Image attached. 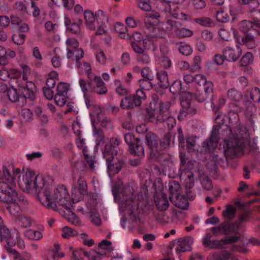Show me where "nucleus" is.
I'll return each mask as SVG.
<instances>
[{"instance_id":"1","label":"nucleus","mask_w":260,"mask_h":260,"mask_svg":"<svg viewBox=\"0 0 260 260\" xmlns=\"http://www.w3.org/2000/svg\"><path fill=\"white\" fill-rule=\"evenodd\" d=\"M21 170L15 168L8 162L4 163L0 169V201L7 203L6 208L13 216L21 213V206L27 204V201L21 193L17 190L15 182Z\"/></svg>"},{"instance_id":"2","label":"nucleus","mask_w":260,"mask_h":260,"mask_svg":"<svg viewBox=\"0 0 260 260\" xmlns=\"http://www.w3.org/2000/svg\"><path fill=\"white\" fill-rule=\"evenodd\" d=\"M39 201L45 207L54 211L58 210V206L67 210H70L72 206L69 194L63 185L46 188L42 193L39 194Z\"/></svg>"},{"instance_id":"3","label":"nucleus","mask_w":260,"mask_h":260,"mask_svg":"<svg viewBox=\"0 0 260 260\" xmlns=\"http://www.w3.org/2000/svg\"><path fill=\"white\" fill-rule=\"evenodd\" d=\"M17 177L19 178L18 182L20 187L26 192L35 191L37 193L38 199L39 194L43 192L41 191L43 187H45V190L46 188L51 187L48 184V178L41 175L35 176L34 172L28 169L23 172L21 178L20 173Z\"/></svg>"},{"instance_id":"4","label":"nucleus","mask_w":260,"mask_h":260,"mask_svg":"<svg viewBox=\"0 0 260 260\" xmlns=\"http://www.w3.org/2000/svg\"><path fill=\"white\" fill-rule=\"evenodd\" d=\"M132 190L129 186H127L124 187L123 190L120 192V196L122 197L120 202V207L129 214L136 213L140 208L144 213L148 214L153 208L152 206H147L143 201L135 200Z\"/></svg>"},{"instance_id":"5","label":"nucleus","mask_w":260,"mask_h":260,"mask_svg":"<svg viewBox=\"0 0 260 260\" xmlns=\"http://www.w3.org/2000/svg\"><path fill=\"white\" fill-rule=\"evenodd\" d=\"M226 147H224V151L231 156L238 155L243 151L245 140L243 138L237 137L230 138L225 141Z\"/></svg>"},{"instance_id":"6","label":"nucleus","mask_w":260,"mask_h":260,"mask_svg":"<svg viewBox=\"0 0 260 260\" xmlns=\"http://www.w3.org/2000/svg\"><path fill=\"white\" fill-rule=\"evenodd\" d=\"M146 99V96L144 91L142 89H138L135 94L122 99L120 106L123 109H133L140 106Z\"/></svg>"},{"instance_id":"7","label":"nucleus","mask_w":260,"mask_h":260,"mask_svg":"<svg viewBox=\"0 0 260 260\" xmlns=\"http://www.w3.org/2000/svg\"><path fill=\"white\" fill-rule=\"evenodd\" d=\"M104 157L106 159L107 169L110 174L114 175L119 172L123 164L121 154L109 155Z\"/></svg>"},{"instance_id":"8","label":"nucleus","mask_w":260,"mask_h":260,"mask_svg":"<svg viewBox=\"0 0 260 260\" xmlns=\"http://www.w3.org/2000/svg\"><path fill=\"white\" fill-rule=\"evenodd\" d=\"M214 85L212 82H209L204 87V91L197 89L194 93V98L199 103H203L208 99H211L213 97Z\"/></svg>"},{"instance_id":"9","label":"nucleus","mask_w":260,"mask_h":260,"mask_svg":"<svg viewBox=\"0 0 260 260\" xmlns=\"http://www.w3.org/2000/svg\"><path fill=\"white\" fill-rule=\"evenodd\" d=\"M181 109L178 115L179 120H182L188 115H193L196 113V108L191 106L190 100L182 99L180 102Z\"/></svg>"},{"instance_id":"10","label":"nucleus","mask_w":260,"mask_h":260,"mask_svg":"<svg viewBox=\"0 0 260 260\" xmlns=\"http://www.w3.org/2000/svg\"><path fill=\"white\" fill-rule=\"evenodd\" d=\"M226 60L235 62L239 59L242 53L241 48L238 45L235 47H226L222 51Z\"/></svg>"},{"instance_id":"11","label":"nucleus","mask_w":260,"mask_h":260,"mask_svg":"<svg viewBox=\"0 0 260 260\" xmlns=\"http://www.w3.org/2000/svg\"><path fill=\"white\" fill-rule=\"evenodd\" d=\"M7 96L9 100L14 103H17L18 106L23 107L26 103L25 96L19 93L17 90L13 87L9 88Z\"/></svg>"},{"instance_id":"12","label":"nucleus","mask_w":260,"mask_h":260,"mask_svg":"<svg viewBox=\"0 0 260 260\" xmlns=\"http://www.w3.org/2000/svg\"><path fill=\"white\" fill-rule=\"evenodd\" d=\"M120 141L116 138H112L110 140V144H106L103 152L104 156L106 157L107 155H119L122 154V152L115 148L119 145Z\"/></svg>"},{"instance_id":"13","label":"nucleus","mask_w":260,"mask_h":260,"mask_svg":"<svg viewBox=\"0 0 260 260\" xmlns=\"http://www.w3.org/2000/svg\"><path fill=\"white\" fill-rule=\"evenodd\" d=\"M95 82H89L88 85L89 90L98 94H105L108 90L102 78H96Z\"/></svg>"},{"instance_id":"14","label":"nucleus","mask_w":260,"mask_h":260,"mask_svg":"<svg viewBox=\"0 0 260 260\" xmlns=\"http://www.w3.org/2000/svg\"><path fill=\"white\" fill-rule=\"evenodd\" d=\"M171 104L169 102H160L159 104L158 113L157 114L156 120L159 122L165 121L167 116L170 115L169 109Z\"/></svg>"},{"instance_id":"15","label":"nucleus","mask_w":260,"mask_h":260,"mask_svg":"<svg viewBox=\"0 0 260 260\" xmlns=\"http://www.w3.org/2000/svg\"><path fill=\"white\" fill-rule=\"evenodd\" d=\"M87 189V184L85 179L80 176L78 179L76 186L72 189L73 196L78 197V201L83 198V194Z\"/></svg>"},{"instance_id":"16","label":"nucleus","mask_w":260,"mask_h":260,"mask_svg":"<svg viewBox=\"0 0 260 260\" xmlns=\"http://www.w3.org/2000/svg\"><path fill=\"white\" fill-rule=\"evenodd\" d=\"M193 243V239L191 237H187L181 239L178 241L175 250L179 254L181 252L189 251L191 249V245Z\"/></svg>"},{"instance_id":"17","label":"nucleus","mask_w":260,"mask_h":260,"mask_svg":"<svg viewBox=\"0 0 260 260\" xmlns=\"http://www.w3.org/2000/svg\"><path fill=\"white\" fill-rule=\"evenodd\" d=\"M218 144V139L216 136L212 134L209 140L204 141L202 144V149L201 150V153H206L211 151L215 148Z\"/></svg>"},{"instance_id":"18","label":"nucleus","mask_w":260,"mask_h":260,"mask_svg":"<svg viewBox=\"0 0 260 260\" xmlns=\"http://www.w3.org/2000/svg\"><path fill=\"white\" fill-rule=\"evenodd\" d=\"M67 58L72 61H76L77 68H80L81 63L80 60L84 56L83 50L81 48H78L73 50L71 52H67Z\"/></svg>"},{"instance_id":"19","label":"nucleus","mask_w":260,"mask_h":260,"mask_svg":"<svg viewBox=\"0 0 260 260\" xmlns=\"http://www.w3.org/2000/svg\"><path fill=\"white\" fill-rule=\"evenodd\" d=\"M84 17L86 26L90 30H94L96 28L95 14L90 11H85Z\"/></svg>"},{"instance_id":"20","label":"nucleus","mask_w":260,"mask_h":260,"mask_svg":"<svg viewBox=\"0 0 260 260\" xmlns=\"http://www.w3.org/2000/svg\"><path fill=\"white\" fill-rule=\"evenodd\" d=\"M146 141L148 146L152 151V153L157 150L159 139L155 134L147 133L146 135Z\"/></svg>"},{"instance_id":"21","label":"nucleus","mask_w":260,"mask_h":260,"mask_svg":"<svg viewBox=\"0 0 260 260\" xmlns=\"http://www.w3.org/2000/svg\"><path fill=\"white\" fill-rule=\"evenodd\" d=\"M179 21L168 19L166 22H162L160 26L166 32L174 35L177 27L179 26Z\"/></svg>"},{"instance_id":"22","label":"nucleus","mask_w":260,"mask_h":260,"mask_svg":"<svg viewBox=\"0 0 260 260\" xmlns=\"http://www.w3.org/2000/svg\"><path fill=\"white\" fill-rule=\"evenodd\" d=\"M184 186L186 188V192L187 198L191 200H193L196 195L190 190V189L194 186V175L192 174L187 176V179L184 181Z\"/></svg>"},{"instance_id":"23","label":"nucleus","mask_w":260,"mask_h":260,"mask_svg":"<svg viewBox=\"0 0 260 260\" xmlns=\"http://www.w3.org/2000/svg\"><path fill=\"white\" fill-rule=\"evenodd\" d=\"M155 204L157 209L161 211H166L169 206L167 196L165 193H161L155 199Z\"/></svg>"},{"instance_id":"24","label":"nucleus","mask_w":260,"mask_h":260,"mask_svg":"<svg viewBox=\"0 0 260 260\" xmlns=\"http://www.w3.org/2000/svg\"><path fill=\"white\" fill-rule=\"evenodd\" d=\"M157 79L158 80V85L163 89L167 88L170 83L169 82L167 72L161 70L157 73Z\"/></svg>"},{"instance_id":"25","label":"nucleus","mask_w":260,"mask_h":260,"mask_svg":"<svg viewBox=\"0 0 260 260\" xmlns=\"http://www.w3.org/2000/svg\"><path fill=\"white\" fill-rule=\"evenodd\" d=\"M230 252L226 250L217 251L209 254L210 260H229Z\"/></svg>"},{"instance_id":"26","label":"nucleus","mask_w":260,"mask_h":260,"mask_svg":"<svg viewBox=\"0 0 260 260\" xmlns=\"http://www.w3.org/2000/svg\"><path fill=\"white\" fill-rule=\"evenodd\" d=\"M8 251L11 254L13 260H30L31 257V255L26 252L19 253L12 248H9Z\"/></svg>"},{"instance_id":"27","label":"nucleus","mask_w":260,"mask_h":260,"mask_svg":"<svg viewBox=\"0 0 260 260\" xmlns=\"http://www.w3.org/2000/svg\"><path fill=\"white\" fill-rule=\"evenodd\" d=\"M214 235H226L230 233V226L225 223H222L219 225L211 229Z\"/></svg>"},{"instance_id":"28","label":"nucleus","mask_w":260,"mask_h":260,"mask_svg":"<svg viewBox=\"0 0 260 260\" xmlns=\"http://www.w3.org/2000/svg\"><path fill=\"white\" fill-rule=\"evenodd\" d=\"M174 35L179 38L190 37L193 35V32L190 29L183 27L179 22V26L177 27Z\"/></svg>"},{"instance_id":"29","label":"nucleus","mask_w":260,"mask_h":260,"mask_svg":"<svg viewBox=\"0 0 260 260\" xmlns=\"http://www.w3.org/2000/svg\"><path fill=\"white\" fill-rule=\"evenodd\" d=\"M96 25H106L108 22V17L106 14L102 10H98L95 12Z\"/></svg>"},{"instance_id":"30","label":"nucleus","mask_w":260,"mask_h":260,"mask_svg":"<svg viewBox=\"0 0 260 260\" xmlns=\"http://www.w3.org/2000/svg\"><path fill=\"white\" fill-rule=\"evenodd\" d=\"M130 153L134 156H137L140 158L144 156V149L143 147L139 144V142H137L135 145L131 147L129 149Z\"/></svg>"},{"instance_id":"31","label":"nucleus","mask_w":260,"mask_h":260,"mask_svg":"<svg viewBox=\"0 0 260 260\" xmlns=\"http://www.w3.org/2000/svg\"><path fill=\"white\" fill-rule=\"evenodd\" d=\"M248 105L247 107H246L245 108L244 107H242V109H236L235 110H231L230 112V114L231 115L232 114H236V116L238 117V113L239 112H240L242 110H243L245 111L246 114L247 115H251L255 111V107L253 106V104H252L251 103L249 102H246L245 105Z\"/></svg>"},{"instance_id":"32","label":"nucleus","mask_w":260,"mask_h":260,"mask_svg":"<svg viewBox=\"0 0 260 260\" xmlns=\"http://www.w3.org/2000/svg\"><path fill=\"white\" fill-rule=\"evenodd\" d=\"M157 3L158 7L159 8V9L161 12L168 13L170 15H173V14L171 13L170 4L172 2L171 0H157Z\"/></svg>"},{"instance_id":"33","label":"nucleus","mask_w":260,"mask_h":260,"mask_svg":"<svg viewBox=\"0 0 260 260\" xmlns=\"http://www.w3.org/2000/svg\"><path fill=\"white\" fill-rule=\"evenodd\" d=\"M227 96L230 100L237 102L242 98L241 93L235 88H231L228 91Z\"/></svg>"},{"instance_id":"34","label":"nucleus","mask_w":260,"mask_h":260,"mask_svg":"<svg viewBox=\"0 0 260 260\" xmlns=\"http://www.w3.org/2000/svg\"><path fill=\"white\" fill-rule=\"evenodd\" d=\"M82 255L89 257L87 251L83 248H78L73 250L71 260H83Z\"/></svg>"},{"instance_id":"35","label":"nucleus","mask_w":260,"mask_h":260,"mask_svg":"<svg viewBox=\"0 0 260 260\" xmlns=\"http://www.w3.org/2000/svg\"><path fill=\"white\" fill-rule=\"evenodd\" d=\"M254 25H255L254 22L247 20L241 21L239 24L241 30L244 34L254 31V29L253 28Z\"/></svg>"},{"instance_id":"36","label":"nucleus","mask_w":260,"mask_h":260,"mask_svg":"<svg viewBox=\"0 0 260 260\" xmlns=\"http://www.w3.org/2000/svg\"><path fill=\"white\" fill-rule=\"evenodd\" d=\"M193 21L201 26L207 27H211L214 24L213 20L210 18L207 17L194 18Z\"/></svg>"},{"instance_id":"37","label":"nucleus","mask_w":260,"mask_h":260,"mask_svg":"<svg viewBox=\"0 0 260 260\" xmlns=\"http://www.w3.org/2000/svg\"><path fill=\"white\" fill-rule=\"evenodd\" d=\"M236 209L233 206L227 205L226 209L222 212V215L224 218L232 220L235 216Z\"/></svg>"},{"instance_id":"38","label":"nucleus","mask_w":260,"mask_h":260,"mask_svg":"<svg viewBox=\"0 0 260 260\" xmlns=\"http://www.w3.org/2000/svg\"><path fill=\"white\" fill-rule=\"evenodd\" d=\"M66 44L67 45V52H69L73 50L79 48V42L75 38H68L66 41Z\"/></svg>"},{"instance_id":"39","label":"nucleus","mask_w":260,"mask_h":260,"mask_svg":"<svg viewBox=\"0 0 260 260\" xmlns=\"http://www.w3.org/2000/svg\"><path fill=\"white\" fill-rule=\"evenodd\" d=\"M25 236L29 239L39 240L42 238L43 235L39 231L30 229L26 231Z\"/></svg>"},{"instance_id":"40","label":"nucleus","mask_w":260,"mask_h":260,"mask_svg":"<svg viewBox=\"0 0 260 260\" xmlns=\"http://www.w3.org/2000/svg\"><path fill=\"white\" fill-rule=\"evenodd\" d=\"M177 203L176 206L179 208L186 209L188 207V201L186 197L183 195H176Z\"/></svg>"},{"instance_id":"41","label":"nucleus","mask_w":260,"mask_h":260,"mask_svg":"<svg viewBox=\"0 0 260 260\" xmlns=\"http://www.w3.org/2000/svg\"><path fill=\"white\" fill-rule=\"evenodd\" d=\"M25 39L26 35L22 34H14L11 37L12 42L18 46L23 45L25 42Z\"/></svg>"},{"instance_id":"42","label":"nucleus","mask_w":260,"mask_h":260,"mask_svg":"<svg viewBox=\"0 0 260 260\" xmlns=\"http://www.w3.org/2000/svg\"><path fill=\"white\" fill-rule=\"evenodd\" d=\"M93 130V136L96 138V144L100 145L104 139V135L102 131L99 129H96L94 122L92 121Z\"/></svg>"},{"instance_id":"43","label":"nucleus","mask_w":260,"mask_h":260,"mask_svg":"<svg viewBox=\"0 0 260 260\" xmlns=\"http://www.w3.org/2000/svg\"><path fill=\"white\" fill-rule=\"evenodd\" d=\"M17 221L18 224L22 228H27L31 225L30 218L23 215L19 216L17 218Z\"/></svg>"},{"instance_id":"44","label":"nucleus","mask_w":260,"mask_h":260,"mask_svg":"<svg viewBox=\"0 0 260 260\" xmlns=\"http://www.w3.org/2000/svg\"><path fill=\"white\" fill-rule=\"evenodd\" d=\"M1 239H4L8 243L11 237V234L9 230L5 226L0 228Z\"/></svg>"},{"instance_id":"45","label":"nucleus","mask_w":260,"mask_h":260,"mask_svg":"<svg viewBox=\"0 0 260 260\" xmlns=\"http://www.w3.org/2000/svg\"><path fill=\"white\" fill-rule=\"evenodd\" d=\"M124 139L126 143L129 146V149L139 141L138 139H136L135 136L132 133H128L125 135Z\"/></svg>"},{"instance_id":"46","label":"nucleus","mask_w":260,"mask_h":260,"mask_svg":"<svg viewBox=\"0 0 260 260\" xmlns=\"http://www.w3.org/2000/svg\"><path fill=\"white\" fill-rule=\"evenodd\" d=\"M137 61L141 64H147L151 61V58L149 55L145 51L137 56Z\"/></svg>"},{"instance_id":"47","label":"nucleus","mask_w":260,"mask_h":260,"mask_svg":"<svg viewBox=\"0 0 260 260\" xmlns=\"http://www.w3.org/2000/svg\"><path fill=\"white\" fill-rule=\"evenodd\" d=\"M82 24V21L79 20L77 22H73L69 25L68 29L70 31L72 34H78L81 31V25Z\"/></svg>"},{"instance_id":"48","label":"nucleus","mask_w":260,"mask_h":260,"mask_svg":"<svg viewBox=\"0 0 260 260\" xmlns=\"http://www.w3.org/2000/svg\"><path fill=\"white\" fill-rule=\"evenodd\" d=\"M253 55L251 53L248 52L242 56L240 60V63L242 66L246 67L253 61Z\"/></svg>"},{"instance_id":"49","label":"nucleus","mask_w":260,"mask_h":260,"mask_svg":"<svg viewBox=\"0 0 260 260\" xmlns=\"http://www.w3.org/2000/svg\"><path fill=\"white\" fill-rule=\"evenodd\" d=\"M201 58L199 56H194L192 63L190 66V71L196 72L199 71L201 68Z\"/></svg>"},{"instance_id":"50","label":"nucleus","mask_w":260,"mask_h":260,"mask_svg":"<svg viewBox=\"0 0 260 260\" xmlns=\"http://www.w3.org/2000/svg\"><path fill=\"white\" fill-rule=\"evenodd\" d=\"M137 5L140 9L144 11H149L151 7L149 0H137Z\"/></svg>"},{"instance_id":"51","label":"nucleus","mask_w":260,"mask_h":260,"mask_svg":"<svg viewBox=\"0 0 260 260\" xmlns=\"http://www.w3.org/2000/svg\"><path fill=\"white\" fill-rule=\"evenodd\" d=\"M8 62L6 49L4 47L0 46V65L6 66Z\"/></svg>"},{"instance_id":"52","label":"nucleus","mask_w":260,"mask_h":260,"mask_svg":"<svg viewBox=\"0 0 260 260\" xmlns=\"http://www.w3.org/2000/svg\"><path fill=\"white\" fill-rule=\"evenodd\" d=\"M178 50L180 53L186 56L189 55L192 52L191 47L186 44H181L178 47Z\"/></svg>"},{"instance_id":"53","label":"nucleus","mask_w":260,"mask_h":260,"mask_svg":"<svg viewBox=\"0 0 260 260\" xmlns=\"http://www.w3.org/2000/svg\"><path fill=\"white\" fill-rule=\"evenodd\" d=\"M54 100L57 106L62 107L67 102V95L56 93L54 95Z\"/></svg>"},{"instance_id":"54","label":"nucleus","mask_w":260,"mask_h":260,"mask_svg":"<svg viewBox=\"0 0 260 260\" xmlns=\"http://www.w3.org/2000/svg\"><path fill=\"white\" fill-rule=\"evenodd\" d=\"M182 89L181 82L179 80H176L170 86V90L173 94L179 93Z\"/></svg>"},{"instance_id":"55","label":"nucleus","mask_w":260,"mask_h":260,"mask_svg":"<svg viewBox=\"0 0 260 260\" xmlns=\"http://www.w3.org/2000/svg\"><path fill=\"white\" fill-rule=\"evenodd\" d=\"M152 80L146 79L139 80V83L140 87L145 90H150L152 88V84L151 82Z\"/></svg>"},{"instance_id":"56","label":"nucleus","mask_w":260,"mask_h":260,"mask_svg":"<svg viewBox=\"0 0 260 260\" xmlns=\"http://www.w3.org/2000/svg\"><path fill=\"white\" fill-rule=\"evenodd\" d=\"M194 82L199 85H203L204 87L210 81H207L206 77L202 74H197L194 76Z\"/></svg>"},{"instance_id":"57","label":"nucleus","mask_w":260,"mask_h":260,"mask_svg":"<svg viewBox=\"0 0 260 260\" xmlns=\"http://www.w3.org/2000/svg\"><path fill=\"white\" fill-rule=\"evenodd\" d=\"M250 98L254 102H258L260 101V90L255 87L252 88L250 91Z\"/></svg>"},{"instance_id":"58","label":"nucleus","mask_w":260,"mask_h":260,"mask_svg":"<svg viewBox=\"0 0 260 260\" xmlns=\"http://www.w3.org/2000/svg\"><path fill=\"white\" fill-rule=\"evenodd\" d=\"M69 90V85L64 83H60L56 88V93L67 95Z\"/></svg>"},{"instance_id":"59","label":"nucleus","mask_w":260,"mask_h":260,"mask_svg":"<svg viewBox=\"0 0 260 260\" xmlns=\"http://www.w3.org/2000/svg\"><path fill=\"white\" fill-rule=\"evenodd\" d=\"M201 183L203 188L206 190H211L213 185L211 180L207 177H202L201 178Z\"/></svg>"},{"instance_id":"60","label":"nucleus","mask_w":260,"mask_h":260,"mask_svg":"<svg viewBox=\"0 0 260 260\" xmlns=\"http://www.w3.org/2000/svg\"><path fill=\"white\" fill-rule=\"evenodd\" d=\"M217 20L221 22L225 23L228 21V15L223 10L221 9L216 13Z\"/></svg>"},{"instance_id":"61","label":"nucleus","mask_w":260,"mask_h":260,"mask_svg":"<svg viewBox=\"0 0 260 260\" xmlns=\"http://www.w3.org/2000/svg\"><path fill=\"white\" fill-rule=\"evenodd\" d=\"M60 247L58 244H54V248L52 250V257L54 260H58L64 256L62 252H60Z\"/></svg>"},{"instance_id":"62","label":"nucleus","mask_w":260,"mask_h":260,"mask_svg":"<svg viewBox=\"0 0 260 260\" xmlns=\"http://www.w3.org/2000/svg\"><path fill=\"white\" fill-rule=\"evenodd\" d=\"M141 75L145 79L153 80L154 75L148 67H145L141 70Z\"/></svg>"},{"instance_id":"63","label":"nucleus","mask_w":260,"mask_h":260,"mask_svg":"<svg viewBox=\"0 0 260 260\" xmlns=\"http://www.w3.org/2000/svg\"><path fill=\"white\" fill-rule=\"evenodd\" d=\"M153 155L156 157V158L158 159V161H159L160 163L163 164L164 162L168 161L169 156L167 154L165 153H159L157 151H155L154 153H153Z\"/></svg>"},{"instance_id":"64","label":"nucleus","mask_w":260,"mask_h":260,"mask_svg":"<svg viewBox=\"0 0 260 260\" xmlns=\"http://www.w3.org/2000/svg\"><path fill=\"white\" fill-rule=\"evenodd\" d=\"M196 137H191L186 139V148L189 151L194 150L196 145Z\"/></svg>"}]
</instances>
